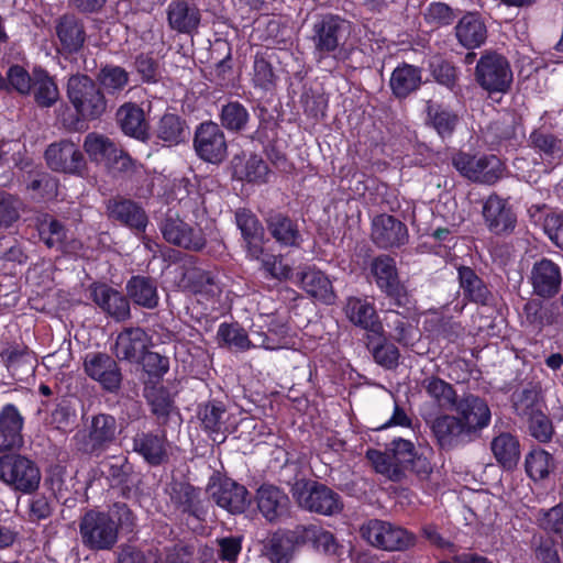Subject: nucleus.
<instances>
[{"label": "nucleus", "instance_id": "obj_1", "mask_svg": "<svg viewBox=\"0 0 563 563\" xmlns=\"http://www.w3.org/2000/svg\"><path fill=\"white\" fill-rule=\"evenodd\" d=\"M134 516L125 505H115L112 514L90 510L79 523L82 544L92 550H111L118 542L119 528H131Z\"/></svg>", "mask_w": 563, "mask_h": 563}, {"label": "nucleus", "instance_id": "obj_2", "mask_svg": "<svg viewBox=\"0 0 563 563\" xmlns=\"http://www.w3.org/2000/svg\"><path fill=\"white\" fill-rule=\"evenodd\" d=\"M475 79L488 93H505L512 84L514 74L504 55L486 51L476 64Z\"/></svg>", "mask_w": 563, "mask_h": 563}, {"label": "nucleus", "instance_id": "obj_3", "mask_svg": "<svg viewBox=\"0 0 563 563\" xmlns=\"http://www.w3.org/2000/svg\"><path fill=\"white\" fill-rule=\"evenodd\" d=\"M67 96L79 117L96 119L106 110V100L97 85L85 75L69 78Z\"/></svg>", "mask_w": 563, "mask_h": 563}, {"label": "nucleus", "instance_id": "obj_4", "mask_svg": "<svg viewBox=\"0 0 563 563\" xmlns=\"http://www.w3.org/2000/svg\"><path fill=\"white\" fill-rule=\"evenodd\" d=\"M452 164L463 177L487 185L495 184L504 172L503 163L495 155L473 156L460 152L452 157Z\"/></svg>", "mask_w": 563, "mask_h": 563}, {"label": "nucleus", "instance_id": "obj_5", "mask_svg": "<svg viewBox=\"0 0 563 563\" xmlns=\"http://www.w3.org/2000/svg\"><path fill=\"white\" fill-rule=\"evenodd\" d=\"M41 474L35 464L21 455L0 457V481L23 493L37 488Z\"/></svg>", "mask_w": 563, "mask_h": 563}, {"label": "nucleus", "instance_id": "obj_6", "mask_svg": "<svg viewBox=\"0 0 563 563\" xmlns=\"http://www.w3.org/2000/svg\"><path fill=\"white\" fill-rule=\"evenodd\" d=\"M294 496L300 507L324 516H332L342 510V503L338 494L330 488L309 482H297Z\"/></svg>", "mask_w": 563, "mask_h": 563}, {"label": "nucleus", "instance_id": "obj_7", "mask_svg": "<svg viewBox=\"0 0 563 563\" xmlns=\"http://www.w3.org/2000/svg\"><path fill=\"white\" fill-rule=\"evenodd\" d=\"M362 536L372 545L386 551H402L415 544L411 533L382 520H371L364 525Z\"/></svg>", "mask_w": 563, "mask_h": 563}, {"label": "nucleus", "instance_id": "obj_8", "mask_svg": "<svg viewBox=\"0 0 563 563\" xmlns=\"http://www.w3.org/2000/svg\"><path fill=\"white\" fill-rule=\"evenodd\" d=\"M350 23L335 15H324L313 25L312 41L319 60L334 53L350 33Z\"/></svg>", "mask_w": 563, "mask_h": 563}, {"label": "nucleus", "instance_id": "obj_9", "mask_svg": "<svg viewBox=\"0 0 563 563\" xmlns=\"http://www.w3.org/2000/svg\"><path fill=\"white\" fill-rule=\"evenodd\" d=\"M194 145L197 155L212 164H219L227 157V141L218 124L205 122L196 131Z\"/></svg>", "mask_w": 563, "mask_h": 563}, {"label": "nucleus", "instance_id": "obj_10", "mask_svg": "<svg viewBox=\"0 0 563 563\" xmlns=\"http://www.w3.org/2000/svg\"><path fill=\"white\" fill-rule=\"evenodd\" d=\"M516 412L528 421L529 434L540 443L551 441L554 430L551 420L540 410L532 393L525 391L515 401Z\"/></svg>", "mask_w": 563, "mask_h": 563}, {"label": "nucleus", "instance_id": "obj_11", "mask_svg": "<svg viewBox=\"0 0 563 563\" xmlns=\"http://www.w3.org/2000/svg\"><path fill=\"white\" fill-rule=\"evenodd\" d=\"M84 148L91 161L108 167L124 170L131 165V158L118 148L108 137L90 133L86 136Z\"/></svg>", "mask_w": 563, "mask_h": 563}, {"label": "nucleus", "instance_id": "obj_12", "mask_svg": "<svg viewBox=\"0 0 563 563\" xmlns=\"http://www.w3.org/2000/svg\"><path fill=\"white\" fill-rule=\"evenodd\" d=\"M87 376L98 382L109 391L117 390L121 384V373L115 361L104 353L90 352L84 358Z\"/></svg>", "mask_w": 563, "mask_h": 563}, {"label": "nucleus", "instance_id": "obj_13", "mask_svg": "<svg viewBox=\"0 0 563 563\" xmlns=\"http://www.w3.org/2000/svg\"><path fill=\"white\" fill-rule=\"evenodd\" d=\"M454 408L470 438L490 422V409L487 402L477 396L468 395L462 398Z\"/></svg>", "mask_w": 563, "mask_h": 563}, {"label": "nucleus", "instance_id": "obj_14", "mask_svg": "<svg viewBox=\"0 0 563 563\" xmlns=\"http://www.w3.org/2000/svg\"><path fill=\"white\" fill-rule=\"evenodd\" d=\"M483 216L488 229L495 234H507L514 231L517 217L506 199L492 195L483 207Z\"/></svg>", "mask_w": 563, "mask_h": 563}, {"label": "nucleus", "instance_id": "obj_15", "mask_svg": "<svg viewBox=\"0 0 563 563\" xmlns=\"http://www.w3.org/2000/svg\"><path fill=\"white\" fill-rule=\"evenodd\" d=\"M296 283L313 299L332 305L336 300L332 280L313 266L303 267L296 275Z\"/></svg>", "mask_w": 563, "mask_h": 563}, {"label": "nucleus", "instance_id": "obj_16", "mask_svg": "<svg viewBox=\"0 0 563 563\" xmlns=\"http://www.w3.org/2000/svg\"><path fill=\"white\" fill-rule=\"evenodd\" d=\"M48 166L56 172L76 174L85 165L84 156L77 145L69 141H62L48 146L45 152Z\"/></svg>", "mask_w": 563, "mask_h": 563}, {"label": "nucleus", "instance_id": "obj_17", "mask_svg": "<svg viewBox=\"0 0 563 563\" xmlns=\"http://www.w3.org/2000/svg\"><path fill=\"white\" fill-rule=\"evenodd\" d=\"M211 495L219 507L231 514L243 512L250 504L247 489L230 478L214 483L211 487Z\"/></svg>", "mask_w": 563, "mask_h": 563}, {"label": "nucleus", "instance_id": "obj_18", "mask_svg": "<svg viewBox=\"0 0 563 563\" xmlns=\"http://www.w3.org/2000/svg\"><path fill=\"white\" fill-rule=\"evenodd\" d=\"M166 241L175 245L199 251L206 245V239L200 228H195L178 218H168L162 227Z\"/></svg>", "mask_w": 563, "mask_h": 563}, {"label": "nucleus", "instance_id": "obj_19", "mask_svg": "<svg viewBox=\"0 0 563 563\" xmlns=\"http://www.w3.org/2000/svg\"><path fill=\"white\" fill-rule=\"evenodd\" d=\"M24 418L19 409L8 404L0 410V453L19 449L23 444Z\"/></svg>", "mask_w": 563, "mask_h": 563}, {"label": "nucleus", "instance_id": "obj_20", "mask_svg": "<svg viewBox=\"0 0 563 563\" xmlns=\"http://www.w3.org/2000/svg\"><path fill=\"white\" fill-rule=\"evenodd\" d=\"M151 345V338L141 328L122 331L115 341L114 354L119 360L140 363L141 357Z\"/></svg>", "mask_w": 563, "mask_h": 563}, {"label": "nucleus", "instance_id": "obj_21", "mask_svg": "<svg viewBox=\"0 0 563 563\" xmlns=\"http://www.w3.org/2000/svg\"><path fill=\"white\" fill-rule=\"evenodd\" d=\"M373 241L383 249L400 246L408 239L407 228L391 216L380 214L373 220Z\"/></svg>", "mask_w": 563, "mask_h": 563}, {"label": "nucleus", "instance_id": "obj_22", "mask_svg": "<svg viewBox=\"0 0 563 563\" xmlns=\"http://www.w3.org/2000/svg\"><path fill=\"white\" fill-rule=\"evenodd\" d=\"M426 125L442 139H451L459 123V114L449 106L429 100L426 104Z\"/></svg>", "mask_w": 563, "mask_h": 563}, {"label": "nucleus", "instance_id": "obj_23", "mask_svg": "<svg viewBox=\"0 0 563 563\" xmlns=\"http://www.w3.org/2000/svg\"><path fill=\"white\" fill-rule=\"evenodd\" d=\"M256 503L260 512L268 521H276L288 514V496L274 485H262L256 493Z\"/></svg>", "mask_w": 563, "mask_h": 563}, {"label": "nucleus", "instance_id": "obj_24", "mask_svg": "<svg viewBox=\"0 0 563 563\" xmlns=\"http://www.w3.org/2000/svg\"><path fill=\"white\" fill-rule=\"evenodd\" d=\"M235 221L246 243L249 257L252 260H260L261 255L263 254L264 236V230L260 221L255 214L245 209H240L236 211Z\"/></svg>", "mask_w": 563, "mask_h": 563}, {"label": "nucleus", "instance_id": "obj_25", "mask_svg": "<svg viewBox=\"0 0 563 563\" xmlns=\"http://www.w3.org/2000/svg\"><path fill=\"white\" fill-rule=\"evenodd\" d=\"M561 279L560 268L552 261L543 258L533 265L531 280L537 295L541 297L555 295L560 289Z\"/></svg>", "mask_w": 563, "mask_h": 563}, {"label": "nucleus", "instance_id": "obj_26", "mask_svg": "<svg viewBox=\"0 0 563 563\" xmlns=\"http://www.w3.org/2000/svg\"><path fill=\"white\" fill-rule=\"evenodd\" d=\"M457 42L467 49H474L482 46L487 37V29L477 13L468 12L464 14L455 27Z\"/></svg>", "mask_w": 563, "mask_h": 563}, {"label": "nucleus", "instance_id": "obj_27", "mask_svg": "<svg viewBox=\"0 0 563 563\" xmlns=\"http://www.w3.org/2000/svg\"><path fill=\"white\" fill-rule=\"evenodd\" d=\"M167 21L172 30L190 34L200 23L199 10L185 0H173L167 7Z\"/></svg>", "mask_w": 563, "mask_h": 563}, {"label": "nucleus", "instance_id": "obj_28", "mask_svg": "<svg viewBox=\"0 0 563 563\" xmlns=\"http://www.w3.org/2000/svg\"><path fill=\"white\" fill-rule=\"evenodd\" d=\"M431 429L442 448H452L471 439L460 418L455 416L442 415L437 417L432 421Z\"/></svg>", "mask_w": 563, "mask_h": 563}, {"label": "nucleus", "instance_id": "obj_29", "mask_svg": "<svg viewBox=\"0 0 563 563\" xmlns=\"http://www.w3.org/2000/svg\"><path fill=\"white\" fill-rule=\"evenodd\" d=\"M133 442L134 451L151 465H159L167 459L169 445L165 434L140 433Z\"/></svg>", "mask_w": 563, "mask_h": 563}, {"label": "nucleus", "instance_id": "obj_30", "mask_svg": "<svg viewBox=\"0 0 563 563\" xmlns=\"http://www.w3.org/2000/svg\"><path fill=\"white\" fill-rule=\"evenodd\" d=\"M347 319L355 325L372 332H378L380 324L373 303L358 297H349L344 307Z\"/></svg>", "mask_w": 563, "mask_h": 563}, {"label": "nucleus", "instance_id": "obj_31", "mask_svg": "<svg viewBox=\"0 0 563 563\" xmlns=\"http://www.w3.org/2000/svg\"><path fill=\"white\" fill-rule=\"evenodd\" d=\"M92 297L95 302L113 318L124 320L129 317V302L117 290L106 285H98L92 288Z\"/></svg>", "mask_w": 563, "mask_h": 563}, {"label": "nucleus", "instance_id": "obj_32", "mask_svg": "<svg viewBox=\"0 0 563 563\" xmlns=\"http://www.w3.org/2000/svg\"><path fill=\"white\" fill-rule=\"evenodd\" d=\"M371 273L378 288L387 295L395 296L399 292L398 272L393 258L386 255L374 258L371 264Z\"/></svg>", "mask_w": 563, "mask_h": 563}, {"label": "nucleus", "instance_id": "obj_33", "mask_svg": "<svg viewBox=\"0 0 563 563\" xmlns=\"http://www.w3.org/2000/svg\"><path fill=\"white\" fill-rule=\"evenodd\" d=\"M122 131L137 140H145L148 135V125L143 110L132 103L121 106L117 112Z\"/></svg>", "mask_w": 563, "mask_h": 563}, {"label": "nucleus", "instance_id": "obj_34", "mask_svg": "<svg viewBox=\"0 0 563 563\" xmlns=\"http://www.w3.org/2000/svg\"><path fill=\"white\" fill-rule=\"evenodd\" d=\"M532 146L539 152L547 167H554L563 161V139L536 131L530 135Z\"/></svg>", "mask_w": 563, "mask_h": 563}, {"label": "nucleus", "instance_id": "obj_35", "mask_svg": "<svg viewBox=\"0 0 563 563\" xmlns=\"http://www.w3.org/2000/svg\"><path fill=\"white\" fill-rule=\"evenodd\" d=\"M233 175L238 179L250 183H264L267 176V165L257 155L235 156L232 161Z\"/></svg>", "mask_w": 563, "mask_h": 563}, {"label": "nucleus", "instance_id": "obj_36", "mask_svg": "<svg viewBox=\"0 0 563 563\" xmlns=\"http://www.w3.org/2000/svg\"><path fill=\"white\" fill-rule=\"evenodd\" d=\"M490 448L503 467L510 470L517 465L520 459V444L515 435L503 432L493 439Z\"/></svg>", "mask_w": 563, "mask_h": 563}, {"label": "nucleus", "instance_id": "obj_37", "mask_svg": "<svg viewBox=\"0 0 563 563\" xmlns=\"http://www.w3.org/2000/svg\"><path fill=\"white\" fill-rule=\"evenodd\" d=\"M389 84L396 97L405 98L421 85V71L418 67L402 64L394 69Z\"/></svg>", "mask_w": 563, "mask_h": 563}, {"label": "nucleus", "instance_id": "obj_38", "mask_svg": "<svg viewBox=\"0 0 563 563\" xmlns=\"http://www.w3.org/2000/svg\"><path fill=\"white\" fill-rule=\"evenodd\" d=\"M36 103L41 107L53 106L59 97L58 88L53 78L41 68L33 69L32 90Z\"/></svg>", "mask_w": 563, "mask_h": 563}, {"label": "nucleus", "instance_id": "obj_39", "mask_svg": "<svg viewBox=\"0 0 563 563\" xmlns=\"http://www.w3.org/2000/svg\"><path fill=\"white\" fill-rule=\"evenodd\" d=\"M110 216L139 231L144 230L147 223L145 212L134 202L124 200L109 206Z\"/></svg>", "mask_w": 563, "mask_h": 563}, {"label": "nucleus", "instance_id": "obj_40", "mask_svg": "<svg viewBox=\"0 0 563 563\" xmlns=\"http://www.w3.org/2000/svg\"><path fill=\"white\" fill-rule=\"evenodd\" d=\"M118 563H177L170 556L163 558L157 548L125 545L118 554Z\"/></svg>", "mask_w": 563, "mask_h": 563}, {"label": "nucleus", "instance_id": "obj_41", "mask_svg": "<svg viewBox=\"0 0 563 563\" xmlns=\"http://www.w3.org/2000/svg\"><path fill=\"white\" fill-rule=\"evenodd\" d=\"M459 279L465 297L477 303H487L489 290L473 269L464 266L460 267Z\"/></svg>", "mask_w": 563, "mask_h": 563}, {"label": "nucleus", "instance_id": "obj_42", "mask_svg": "<svg viewBox=\"0 0 563 563\" xmlns=\"http://www.w3.org/2000/svg\"><path fill=\"white\" fill-rule=\"evenodd\" d=\"M128 294L135 303L154 308L157 305L158 296L154 282L143 276H134L128 283Z\"/></svg>", "mask_w": 563, "mask_h": 563}, {"label": "nucleus", "instance_id": "obj_43", "mask_svg": "<svg viewBox=\"0 0 563 563\" xmlns=\"http://www.w3.org/2000/svg\"><path fill=\"white\" fill-rule=\"evenodd\" d=\"M57 36L68 52L78 51L85 41L81 24L74 16H64L57 24Z\"/></svg>", "mask_w": 563, "mask_h": 563}, {"label": "nucleus", "instance_id": "obj_44", "mask_svg": "<svg viewBox=\"0 0 563 563\" xmlns=\"http://www.w3.org/2000/svg\"><path fill=\"white\" fill-rule=\"evenodd\" d=\"M553 322V313L550 307L540 301H528L523 307L522 323L533 332L541 331Z\"/></svg>", "mask_w": 563, "mask_h": 563}, {"label": "nucleus", "instance_id": "obj_45", "mask_svg": "<svg viewBox=\"0 0 563 563\" xmlns=\"http://www.w3.org/2000/svg\"><path fill=\"white\" fill-rule=\"evenodd\" d=\"M117 434V421L114 417L106 413L92 418L89 439L93 446H101L112 442Z\"/></svg>", "mask_w": 563, "mask_h": 563}, {"label": "nucleus", "instance_id": "obj_46", "mask_svg": "<svg viewBox=\"0 0 563 563\" xmlns=\"http://www.w3.org/2000/svg\"><path fill=\"white\" fill-rule=\"evenodd\" d=\"M554 470L552 455L542 449H534L526 456L527 474L534 481L543 479Z\"/></svg>", "mask_w": 563, "mask_h": 563}, {"label": "nucleus", "instance_id": "obj_47", "mask_svg": "<svg viewBox=\"0 0 563 563\" xmlns=\"http://www.w3.org/2000/svg\"><path fill=\"white\" fill-rule=\"evenodd\" d=\"M424 387L428 395L440 408L451 409L457 404L456 393L446 382L438 377H431L426 379Z\"/></svg>", "mask_w": 563, "mask_h": 563}, {"label": "nucleus", "instance_id": "obj_48", "mask_svg": "<svg viewBox=\"0 0 563 563\" xmlns=\"http://www.w3.org/2000/svg\"><path fill=\"white\" fill-rule=\"evenodd\" d=\"M217 338L220 345L228 346L232 350L245 351L251 347V341L247 334L238 324H220Z\"/></svg>", "mask_w": 563, "mask_h": 563}, {"label": "nucleus", "instance_id": "obj_49", "mask_svg": "<svg viewBox=\"0 0 563 563\" xmlns=\"http://www.w3.org/2000/svg\"><path fill=\"white\" fill-rule=\"evenodd\" d=\"M268 229L272 235L283 245H297L300 239L297 228L286 217L275 216L268 222Z\"/></svg>", "mask_w": 563, "mask_h": 563}, {"label": "nucleus", "instance_id": "obj_50", "mask_svg": "<svg viewBox=\"0 0 563 563\" xmlns=\"http://www.w3.org/2000/svg\"><path fill=\"white\" fill-rule=\"evenodd\" d=\"M288 327L286 322L277 317H269L267 322V334L262 341V346L267 350H279L288 346Z\"/></svg>", "mask_w": 563, "mask_h": 563}, {"label": "nucleus", "instance_id": "obj_51", "mask_svg": "<svg viewBox=\"0 0 563 563\" xmlns=\"http://www.w3.org/2000/svg\"><path fill=\"white\" fill-rule=\"evenodd\" d=\"M225 410L220 404H208L199 411V417L203 428L217 440L218 434H223L227 431L223 422V415Z\"/></svg>", "mask_w": 563, "mask_h": 563}, {"label": "nucleus", "instance_id": "obj_52", "mask_svg": "<svg viewBox=\"0 0 563 563\" xmlns=\"http://www.w3.org/2000/svg\"><path fill=\"white\" fill-rule=\"evenodd\" d=\"M366 457L371 461L377 473L385 475L391 481H399L402 477L400 468L393 459L390 451L383 453L377 450H368Z\"/></svg>", "mask_w": 563, "mask_h": 563}, {"label": "nucleus", "instance_id": "obj_53", "mask_svg": "<svg viewBox=\"0 0 563 563\" xmlns=\"http://www.w3.org/2000/svg\"><path fill=\"white\" fill-rule=\"evenodd\" d=\"M220 119L227 130L240 131L249 121V112L240 102H229L222 107Z\"/></svg>", "mask_w": 563, "mask_h": 563}, {"label": "nucleus", "instance_id": "obj_54", "mask_svg": "<svg viewBox=\"0 0 563 563\" xmlns=\"http://www.w3.org/2000/svg\"><path fill=\"white\" fill-rule=\"evenodd\" d=\"M184 125L179 117L175 114H165L157 128V135L161 140L169 144H177L184 139Z\"/></svg>", "mask_w": 563, "mask_h": 563}, {"label": "nucleus", "instance_id": "obj_55", "mask_svg": "<svg viewBox=\"0 0 563 563\" xmlns=\"http://www.w3.org/2000/svg\"><path fill=\"white\" fill-rule=\"evenodd\" d=\"M294 548L284 533L272 537L266 548V555L272 563H289Z\"/></svg>", "mask_w": 563, "mask_h": 563}, {"label": "nucleus", "instance_id": "obj_56", "mask_svg": "<svg viewBox=\"0 0 563 563\" xmlns=\"http://www.w3.org/2000/svg\"><path fill=\"white\" fill-rule=\"evenodd\" d=\"M100 84L109 93L122 90L129 82L128 73L119 66H106L99 76Z\"/></svg>", "mask_w": 563, "mask_h": 563}, {"label": "nucleus", "instance_id": "obj_57", "mask_svg": "<svg viewBox=\"0 0 563 563\" xmlns=\"http://www.w3.org/2000/svg\"><path fill=\"white\" fill-rule=\"evenodd\" d=\"M146 398L152 411L157 417H167L173 410V400L163 387H153L146 391Z\"/></svg>", "mask_w": 563, "mask_h": 563}, {"label": "nucleus", "instance_id": "obj_58", "mask_svg": "<svg viewBox=\"0 0 563 563\" xmlns=\"http://www.w3.org/2000/svg\"><path fill=\"white\" fill-rule=\"evenodd\" d=\"M5 84L21 95H29L33 86V74L30 75L23 67L13 65L7 73Z\"/></svg>", "mask_w": 563, "mask_h": 563}, {"label": "nucleus", "instance_id": "obj_59", "mask_svg": "<svg viewBox=\"0 0 563 563\" xmlns=\"http://www.w3.org/2000/svg\"><path fill=\"white\" fill-rule=\"evenodd\" d=\"M391 445L389 451L400 468L401 476H404L405 470L409 467L415 457L413 444L408 440L398 439L394 440Z\"/></svg>", "mask_w": 563, "mask_h": 563}, {"label": "nucleus", "instance_id": "obj_60", "mask_svg": "<svg viewBox=\"0 0 563 563\" xmlns=\"http://www.w3.org/2000/svg\"><path fill=\"white\" fill-rule=\"evenodd\" d=\"M38 232L49 247L60 244L65 238L63 225L47 216L38 223Z\"/></svg>", "mask_w": 563, "mask_h": 563}, {"label": "nucleus", "instance_id": "obj_61", "mask_svg": "<svg viewBox=\"0 0 563 563\" xmlns=\"http://www.w3.org/2000/svg\"><path fill=\"white\" fill-rule=\"evenodd\" d=\"M187 278L194 280L192 290L195 292L214 296L219 290L210 272L192 269L187 273Z\"/></svg>", "mask_w": 563, "mask_h": 563}, {"label": "nucleus", "instance_id": "obj_62", "mask_svg": "<svg viewBox=\"0 0 563 563\" xmlns=\"http://www.w3.org/2000/svg\"><path fill=\"white\" fill-rule=\"evenodd\" d=\"M262 267L272 278L278 280L292 278V267L288 263H285L282 257L266 255L262 260Z\"/></svg>", "mask_w": 563, "mask_h": 563}, {"label": "nucleus", "instance_id": "obj_63", "mask_svg": "<svg viewBox=\"0 0 563 563\" xmlns=\"http://www.w3.org/2000/svg\"><path fill=\"white\" fill-rule=\"evenodd\" d=\"M537 520L545 530L561 531L563 529V504L556 505L548 510H539Z\"/></svg>", "mask_w": 563, "mask_h": 563}, {"label": "nucleus", "instance_id": "obj_64", "mask_svg": "<svg viewBox=\"0 0 563 563\" xmlns=\"http://www.w3.org/2000/svg\"><path fill=\"white\" fill-rule=\"evenodd\" d=\"M432 76L437 82L452 89L457 80L456 68L445 60H437L431 64Z\"/></svg>", "mask_w": 563, "mask_h": 563}]
</instances>
